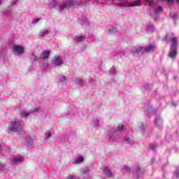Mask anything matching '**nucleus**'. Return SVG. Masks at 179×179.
I'll return each mask as SVG.
<instances>
[{
	"label": "nucleus",
	"instance_id": "f257e3e1",
	"mask_svg": "<svg viewBox=\"0 0 179 179\" xmlns=\"http://www.w3.org/2000/svg\"><path fill=\"white\" fill-rule=\"evenodd\" d=\"M167 41H171V51L169 54V57L174 59L177 57V47H178V38L174 36V34H168L166 36Z\"/></svg>",
	"mask_w": 179,
	"mask_h": 179
},
{
	"label": "nucleus",
	"instance_id": "f03ea898",
	"mask_svg": "<svg viewBox=\"0 0 179 179\" xmlns=\"http://www.w3.org/2000/svg\"><path fill=\"white\" fill-rule=\"evenodd\" d=\"M110 3H115L117 6L126 7V8H134L135 6H141L142 0H135L131 2H129L128 0H108Z\"/></svg>",
	"mask_w": 179,
	"mask_h": 179
},
{
	"label": "nucleus",
	"instance_id": "7ed1b4c3",
	"mask_svg": "<svg viewBox=\"0 0 179 179\" xmlns=\"http://www.w3.org/2000/svg\"><path fill=\"white\" fill-rule=\"evenodd\" d=\"M22 131H23V120L22 119H14L8 124V134L22 132Z\"/></svg>",
	"mask_w": 179,
	"mask_h": 179
},
{
	"label": "nucleus",
	"instance_id": "20e7f679",
	"mask_svg": "<svg viewBox=\"0 0 179 179\" xmlns=\"http://www.w3.org/2000/svg\"><path fill=\"white\" fill-rule=\"evenodd\" d=\"M145 6L150 8V15L154 22L157 21V1L156 0H143Z\"/></svg>",
	"mask_w": 179,
	"mask_h": 179
},
{
	"label": "nucleus",
	"instance_id": "39448f33",
	"mask_svg": "<svg viewBox=\"0 0 179 179\" xmlns=\"http://www.w3.org/2000/svg\"><path fill=\"white\" fill-rule=\"evenodd\" d=\"M124 127L123 125H119L117 127V130L112 129L110 131H109L108 132L109 138L112 139V140L115 139V138H117L118 136V134H120V132H121V131H124Z\"/></svg>",
	"mask_w": 179,
	"mask_h": 179
},
{
	"label": "nucleus",
	"instance_id": "423d86ee",
	"mask_svg": "<svg viewBox=\"0 0 179 179\" xmlns=\"http://www.w3.org/2000/svg\"><path fill=\"white\" fill-rule=\"evenodd\" d=\"M78 3L75 2L73 0H69L67 2L61 4L59 6V10H64V9H69L71 6H76Z\"/></svg>",
	"mask_w": 179,
	"mask_h": 179
},
{
	"label": "nucleus",
	"instance_id": "0eeeda50",
	"mask_svg": "<svg viewBox=\"0 0 179 179\" xmlns=\"http://www.w3.org/2000/svg\"><path fill=\"white\" fill-rule=\"evenodd\" d=\"M131 53L133 55H139L141 54V55H143V47L142 46H136L131 48Z\"/></svg>",
	"mask_w": 179,
	"mask_h": 179
},
{
	"label": "nucleus",
	"instance_id": "6e6552de",
	"mask_svg": "<svg viewBox=\"0 0 179 179\" xmlns=\"http://www.w3.org/2000/svg\"><path fill=\"white\" fill-rule=\"evenodd\" d=\"M145 173V169H141V166H137L135 171H134V179H141L142 178V174Z\"/></svg>",
	"mask_w": 179,
	"mask_h": 179
},
{
	"label": "nucleus",
	"instance_id": "1a4fd4ad",
	"mask_svg": "<svg viewBox=\"0 0 179 179\" xmlns=\"http://www.w3.org/2000/svg\"><path fill=\"white\" fill-rule=\"evenodd\" d=\"M52 63L56 66H60V65H62V64H64V60H62V57L61 56H55L53 57Z\"/></svg>",
	"mask_w": 179,
	"mask_h": 179
},
{
	"label": "nucleus",
	"instance_id": "9d476101",
	"mask_svg": "<svg viewBox=\"0 0 179 179\" xmlns=\"http://www.w3.org/2000/svg\"><path fill=\"white\" fill-rule=\"evenodd\" d=\"M24 160V157L23 156L14 157L11 159V164L12 166H15V164H19V163H22Z\"/></svg>",
	"mask_w": 179,
	"mask_h": 179
},
{
	"label": "nucleus",
	"instance_id": "9b49d317",
	"mask_svg": "<svg viewBox=\"0 0 179 179\" xmlns=\"http://www.w3.org/2000/svg\"><path fill=\"white\" fill-rule=\"evenodd\" d=\"M143 50L144 54L146 52H153V50H156V45L150 44L148 46L143 48Z\"/></svg>",
	"mask_w": 179,
	"mask_h": 179
},
{
	"label": "nucleus",
	"instance_id": "f8f14e48",
	"mask_svg": "<svg viewBox=\"0 0 179 179\" xmlns=\"http://www.w3.org/2000/svg\"><path fill=\"white\" fill-rule=\"evenodd\" d=\"M13 51L15 54H17V55H21V54H23V52H24V49L20 45H14Z\"/></svg>",
	"mask_w": 179,
	"mask_h": 179
},
{
	"label": "nucleus",
	"instance_id": "ddd939ff",
	"mask_svg": "<svg viewBox=\"0 0 179 179\" xmlns=\"http://www.w3.org/2000/svg\"><path fill=\"white\" fill-rule=\"evenodd\" d=\"M102 170L106 177H113V172H111V169L108 166H103Z\"/></svg>",
	"mask_w": 179,
	"mask_h": 179
},
{
	"label": "nucleus",
	"instance_id": "4468645a",
	"mask_svg": "<svg viewBox=\"0 0 179 179\" xmlns=\"http://www.w3.org/2000/svg\"><path fill=\"white\" fill-rule=\"evenodd\" d=\"M79 22L83 26H89V20L85 16H82L79 18Z\"/></svg>",
	"mask_w": 179,
	"mask_h": 179
},
{
	"label": "nucleus",
	"instance_id": "2eb2a0df",
	"mask_svg": "<svg viewBox=\"0 0 179 179\" xmlns=\"http://www.w3.org/2000/svg\"><path fill=\"white\" fill-rule=\"evenodd\" d=\"M88 171H90L88 167H85L81 170V176L80 177H87L89 178V175H87Z\"/></svg>",
	"mask_w": 179,
	"mask_h": 179
},
{
	"label": "nucleus",
	"instance_id": "dca6fc26",
	"mask_svg": "<svg viewBox=\"0 0 179 179\" xmlns=\"http://www.w3.org/2000/svg\"><path fill=\"white\" fill-rule=\"evenodd\" d=\"M50 33V31L48 29H43L40 31L39 32V37H45V36H47Z\"/></svg>",
	"mask_w": 179,
	"mask_h": 179
},
{
	"label": "nucleus",
	"instance_id": "f3484780",
	"mask_svg": "<svg viewBox=\"0 0 179 179\" xmlns=\"http://www.w3.org/2000/svg\"><path fill=\"white\" fill-rule=\"evenodd\" d=\"M148 114L150 117H152V115H156V110L153 108V106H150L148 107Z\"/></svg>",
	"mask_w": 179,
	"mask_h": 179
},
{
	"label": "nucleus",
	"instance_id": "a211bd4d",
	"mask_svg": "<svg viewBox=\"0 0 179 179\" xmlns=\"http://www.w3.org/2000/svg\"><path fill=\"white\" fill-rule=\"evenodd\" d=\"M0 152L2 153V155H6V153H9V148L6 146H1L0 145Z\"/></svg>",
	"mask_w": 179,
	"mask_h": 179
},
{
	"label": "nucleus",
	"instance_id": "6ab92c4d",
	"mask_svg": "<svg viewBox=\"0 0 179 179\" xmlns=\"http://www.w3.org/2000/svg\"><path fill=\"white\" fill-rule=\"evenodd\" d=\"M85 162V159H83V157H78L76 160L73 162L74 164H82Z\"/></svg>",
	"mask_w": 179,
	"mask_h": 179
},
{
	"label": "nucleus",
	"instance_id": "aec40b11",
	"mask_svg": "<svg viewBox=\"0 0 179 179\" xmlns=\"http://www.w3.org/2000/svg\"><path fill=\"white\" fill-rule=\"evenodd\" d=\"M3 14L8 17L12 16V8L9 7L7 10L3 11Z\"/></svg>",
	"mask_w": 179,
	"mask_h": 179
},
{
	"label": "nucleus",
	"instance_id": "412c9836",
	"mask_svg": "<svg viewBox=\"0 0 179 179\" xmlns=\"http://www.w3.org/2000/svg\"><path fill=\"white\" fill-rule=\"evenodd\" d=\"M155 25H153V24H148L146 27V31H150V32H152V31H155Z\"/></svg>",
	"mask_w": 179,
	"mask_h": 179
},
{
	"label": "nucleus",
	"instance_id": "4be33fe9",
	"mask_svg": "<svg viewBox=\"0 0 179 179\" xmlns=\"http://www.w3.org/2000/svg\"><path fill=\"white\" fill-rule=\"evenodd\" d=\"M99 124H103V120L101 119H95L93 122V126L94 127V128L99 127Z\"/></svg>",
	"mask_w": 179,
	"mask_h": 179
},
{
	"label": "nucleus",
	"instance_id": "5701e85b",
	"mask_svg": "<svg viewBox=\"0 0 179 179\" xmlns=\"http://www.w3.org/2000/svg\"><path fill=\"white\" fill-rule=\"evenodd\" d=\"M42 57L43 59H48V57H50V51L44 50L42 52Z\"/></svg>",
	"mask_w": 179,
	"mask_h": 179
},
{
	"label": "nucleus",
	"instance_id": "b1692460",
	"mask_svg": "<svg viewBox=\"0 0 179 179\" xmlns=\"http://www.w3.org/2000/svg\"><path fill=\"white\" fill-rule=\"evenodd\" d=\"M26 141L27 146H33V139L30 136H27Z\"/></svg>",
	"mask_w": 179,
	"mask_h": 179
},
{
	"label": "nucleus",
	"instance_id": "393cba45",
	"mask_svg": "<svg viewBox=\"0 0 179 179\" xmlns=\"http://www.w3.org/2000/svg\"><path fill=\"white\" fill-rule=\"evenodd\" d=\"M31 112H26V111H22L21 113H20V116L21 117H24V118H27V117H29V115H30V113H31Z\"/></svg>",
	"mask_w": 179,
	"mask_h": 179
},
{
	"label": "nucleus",
	"instance_id": "a878e982",
	"mask_svg": "<svg viewBox=\"0 0 179 179\" xmlns=\"http://www.w3.org/2000/svg\"><path fill=\"white\" fill-rule=\"evenodd\" d=\"M124 141L129 145H134V139L132 138H126Z\"/></svg>",
	"mask_w": 179,
	"mask_h": 179
},
{
	"label": "nucleus",
	"instance_id": "bb28decb",
	"mask_svg": "<svg viewBox=\"0 0 179 179\" xmlns=\"http://www.w3.org/2000/svg\"><path fill=\"white\" fill-rule=\"evenodd\" d=\"M52 135V132L48 131L45 134V139H50Z\"/></svg>",
	"mask_w": 179,
	"mask_h": 179
},
{
	"label": "nucleus",
	"instance_id": "cd10ccee",
	"mask_svg": "<svg viewBox=\"0 0 179 179\" xmlns=\"http://www.w3.org/2000/svg\"><path fill=\"white\" fill-rule=\"evenodd\" d=\"M66 179H80V178L76 175H70L67 176Z\"/></svg>",
	"mask_w": 179,
	"mask_h": 179
},
{
	"label": "nucleus",
	"instance_id": "c85d7f7f",
	"mask_svg": "<svg viewBox=\"0 0 179 179\" xmlns=\"http://www.w3.org/2000/svg\"><path fill=\"white\" fill-rule=\"evenodd\" d=\"M83 41V36H76L74 38V41L76 43H80V41Z\"/></svg>",
	"mask_w": 179,
	"mask_h": 179
},
{
	"label": "nucleus",
	"instance_id": "c756f323",
	"mask_svg": "<svg viewBox=\"0 0 179 179\" xmlns=\"http://www.w3.org/2000/svg\"><path fill=\"white\" fill-rule=\"evenodd\" d=\"M157 148V146L155 144L152 143L150 145V150H152V152H156Z\"/></svg>",
	"mask_w": 179,
	"mask_h": 179
},
{
	"label": "nucleus",
	"instance_id": "7c9ffc66",
	"mask_svg": "<svg viewBox=\"0 0 179 179\" xmlns=\"http://www.w3.org/2000/svg\"><path fill=\"white\" fill-rule=\"evenodd\" d=\"M121 171H127V173H129V171H131V168H129L127 166H124L122 168Z\"/></svg>",
	"mask_w": 179,
	"mask_h": 179
},
{
	"label": "nucleus",
	"instance_id": "2f4dec72",
	"mask_svg": "<svg viewBox=\"0 0 179 179\" xmlns=\"http://www.w3.org/2000/svg\"><path fill=\"white\" fill-rule=\"evenodd\" d=\"M117 31V29H115V27H110V28L109 29V33L110 34H113L114 33H115Z\"/></svg>",
	"mask_w": 179,
	"mask_h": 179
},
{
	"label": "nucleus",
	"instance_id": "473e14b6",
	"mask_svg": "<svg viewBox=\"0 0 179 179\" xmlns=\"http://www.w3.org/2000/svg\"><path fill=\"white\" fill-rule=\"evenodd\" d=\"M157 124L159 125V127H163V120H162V117H158Z\"/></svg>",
	"mask_w": 179,
	"mask_h": 179
},
{
	"label": "nucleus",
	"instance_id": "72a5a7b5",
	"mask_svg": "<svg viewBox=\"0 0 179 179\" xmlns=\"http://www.w3.org/2000/svg\"><path fill=\"white\" fill-rule=\"evenodd\" d=\"M40 20H41V18H35L32 20V24H37V23H38V22H40Z\"/></svg>",
	"mask_w": 179,
	"mask_h": 179
},
{
	"label": "nucleus",
	"instance_id": "f704fd0d",
	"mask_svg": "<svg viewBox=\"0 0 179 179\" xmlns=\"http://www.w3.org/2000/svg\"><path fill=\"white\" fill-rule=\"evenodd\" d=\"M138 130L140 131V132H143V131H145V125L143 124H141L138 127Z\"/></svg>",
	"mask_w": 179,
	"mask_h": 179
},
{
	"label": "nucleus",
	"instance_id": "c9c22d12",
	"mask_svg": "<svg viewBox=\"0 0 179 179\" xmlns=\"http://www.w3.org/2000/svg\"><path fill=\"white\" fill-rule=\"evenodd\" d=\"M111 75H115V67L113 66L110 71H109Z\"/></svg>",
	"mask_w": 179,
	"mask_h": 179
},
{
	"label": "nucleus",
	"instance_id": "e433bc0d",
	"mask_svg": "<svg viewBox=\"0 0 179 179\" xmlns=\"http://www.w3.org/2000/svg\"><path fill=\"white\" fill-rule=\"evenodd\" d=\"M51 5L53 8H55V6L58 5V2L57 1V0H53L51 3Z\"/></svg>",
	"mask_w": 179,
	"mask_h": 179
},
{
	"label": "nucleus",
	"instance_id": "4c0bfd02",
	"mask_svg": "<svg viewBox=\"0 0 179 179\" xmlns=\"http://www.w3.org/2000/svg\"><path fill=\"white\" fill-rule=\"evenodd\" d=\"M59 81L62 83H65V82H66V77L62 76V78H59Z\"/></svg>",
	"mask_w": 179,
	"mask_h": 179
},
{
	"label": "nucleus",
	"instance_id": "58836bf2",
	"mask_svg": "<svg viewBox=\"0 0 179 179\" xmlns=\"http://www.w3.org/2000/svg\"><path fill=\"white\" fill-rule=\"evenodd\" d=\"M31 61H38L37 57L34 55L31 56Z\"/></svg>",
	"mask_w": 179,
	"mask_h": 179
},
{
	"label": "nucleus",
	"instance_id": "ea45409f",
	"mask_svg": "<svg viewBox=\"0 0 179 179\" xmlns=\"http://www.w3.org/2000/svg\"><path fill=\"white\" fill-rule=\"evenodd\" d=\"M41 110V108L40 107H37L34 110V111L36 113H40Z\"/></svg>",
	"mask_w": 179,
	"mask_h": 179
},
{
	"label": "nucleus",
	"instance_id": "a19ab883",
	"mask_svg": "<svg viewBox=\"0 0 179 179\" xmlns=\"http://www.w3.org/2000/svg\"><path fill=\"white\" fill-rule=\"evenodd\" d=\"M174 176L176 177V178H179V171L175 172Z\"/></svg>",
	"mask_w": 179,
	"mask_h": 179
},
{
	"label": "nucleus",
	"instance_id": "79ce46f5",
	"mask_svg": "<svg viewBox=\"0 0 179 179\" xmlns=\"http://www.w3.org/2000/svg\"><path fill=\"white\" fill-rule=\"evenodd\" d=\"M5 169V164L0 163V170H3Z\"/></svg>",
	"mask_w": 179,
	"mask_h": 179
},
{
	"label": "nucleus",
	"instance_id": "37998d69",
	"mask_svg": "<svg viewBox=\"0 0 179 179\" xmlns=\"http://www.w3.org/2000/svg\"><path fill=\"white\" fill-rule=\"evenodd\" d=\"M77 83H78V85H83V81H82V80H77Z\"/></svg>",
	"mask_w": 179,
	"mask_h": 179
},
{
	"label": "nucleus",
	"instance_id": "c03bdc74",
	"mask_svg": "<svg viewBox=\"0 0 179 179\" xmlns=\"http://www.w3.org/2000/svg\"><path fill=\"white\" fill-rule=\"evenodd\" d=\"M163 10V8L160 6L157 7V13H159V12H162Z\"/></svg>",
	"mask_w": 179,
	"mask_h": 179
},
{
	"label": "nucleus",
	"instance_id": "a18cd8bd",
	"mask_svg": "<svg viewBox=\"0 0 179 179\" xmlns=\"http://www.w3.org/2000/svg\"><path fill=\"white\" fill-rule=\"evenodd\" d=\"M16 2H17V0H14L13 1L11 2V6H13V5H16Z\"/></svg>",
	"mask_w": 179,
	"mask_h": 179
},
{
	"label": "nucleus",
	"instance_id": "49530a36",
	"mask_svg": "<svg viewBox=\"0 0 179 179\" xmlns=\"http://www.w3.org/2000/svg\"><path fill=\"white\" fill-rule=\"evenodd\" d=\"M167 1L169 3H171L172 2H174V0H167Z\"/></svg>",
	"mask_w": 179,
	"mask_h": 179
},
{
	"label": "nucleus",
	"instance_id": "de8ad7c7",
	"mask_svg": "<svg viewBox=\"0 0 179 179\" xmlns=\"http://www.w3.org/2000/svg\"><path fill=\"white\" fill-rule=\"evenodd\" d=\"M156 159H151V162H152V163H155V161Z\"/></svg>",
	"mask_w": 179,
	"mask_h": 179
},
{
	"label": "nucleus",
	"instance_id": "09e8293b",
	"mask_svg": "<svg viewBox=\"0 0 179 179\" xmlns=\"http://www.w3.org/2000/svg\"><path fill=\"white\" fill-rule=\"evenodd\" d=\"M149 86V85L146 84V87L145 89H148V87Z\"/></svg>",
	"mask_w": 179,
	"mask_h": 179
},
{
	"label": "nucleus",
	"instance_id": "8fccbe9b",
	"mask_svg": "<svg viewBox=\"0 0 179 179\" xmlns=\"http://www.w3.org/2000/svg\"><path fill=\"white\" fill-rule=\"evenodd\" d=\"M177 15H173V17H176Z\"/></svg>",
	"mask_w": 179,
	"mask_h": 179
},
{
	"label": "nucleus",
	"instance_id": "3c124183",
	"mask_svg": "<svg viewBox=\"0 0 179 179\" xmlns=\"http://www.w3.org/2000/svg\"><path fill=\"white\" fill-rule=\"evenodd\" d=\"M1 2H2V0H0V4H1Z\"/></svg>",
	"mask_w": 179,
	"mask_h": 179
},
{
	"label": "nucleus",
	"instance_id": "603ef678",
	"mask_svg": "<svg viewBox=\"0 0 179 179\" xmlns=\"http://www.w3.org/2000/svg\"><path fill=\"white\" fill-rule=\"evenodd\" d=\"M177 1L179 3V0H177Z\"/></svg>",
	"mask_w": 179,
	"mask_h": 179
},
{
	"label": "nucleus",
	"instance_id": "864d4df0",
	"mask_svg": "<svg viewBox=\"0 0 179 179\" xmlns=\"http://www.w3.org/2000/svg\"><path fill=\"white\" fill-rule=\"evenodd\" d=\"M161 1H166V0H161Z\"/></svg>",
	"mask_w": 179,
	"mask_h": 179
}]
</instances>
